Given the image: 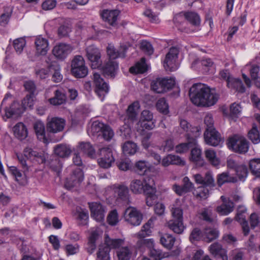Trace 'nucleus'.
Instances as JSON below:
<instances>
[{"instance_id":"nucleus-17","label":"nucleus","mask_w":260,"mask_h":260,"mask_svg":"<svg viewBox=\"0 0 260 260\" xmlns=\"http://www.w3.org/2000/svg\"><path fill=\"white\" fill-rule=\"evenodd\" d=\"M119 14V11L116 10H104L101 14V16L103 20L107 22L110 26L117 27V19Z\"/></svg>"},{"instance_id":"nucleus-52","label":"nucleus","mask_w":260,"mask_h":260,"mask_svg":"<svg viewBox=\"0 0 260 260\" xmlns=\"http://www.w3.org/2000/svg\"><path fill=\"white\" fill-rule=\"evenodd\" d=\"M248 137L253 144H256L260 142L259 133L255 125H253L252 128L249 131Z\"/></svg>"},{"instance_id":"nucleus-36","label":"nucleus","mask_w":260,"mask_h":260,"mask_svg":"<svg viewBox=\"0 0 260 260\" xmlns=\"http://www.w3.org/2000/svg\"><path fill=\"white\" fill-rule=\"evenodd\" d=\"M54 94V97L49 99V102L51 104L59 105L66 102L67 96L62 89L56 90Z\"/></svg>"},{"instance_id":"nucleus-2","label":"nucleus","mask_w":260,"mask_h":260,"mask_svg":"<svg viewBox=\"0 0 260 260\" xmlns=\"http://www.w3.org/2000/svg\"><path fill=\"white\" fill-rule=\"evenodd\" d=\"M174 132L178 134L186 133V138L188 140L191 139L192 141H196L201 133V128L199 126H192L186 120L179 119V126L175 128Z\"/></svg>"},{"instance_id":"nucleus-58","label":"nucleus","mask_w":260,"mask_h":260,"mask_svg":"<svg viewBox=\"0 0 260 260\" xmlns=\"http://www.w3.org/2000/svg\"><path fill=\"white\" fill-rule=\"evenodd\" d=\"M235 172L239 179L241 181H244L248 174L247 166L244 164H240Z\"/></svg>"},{"instance_id":"nucleus-50","label":"nucleus","mask_w":260,"mask_h":260,"mask_svg":"<svg viewBox=\"0 0 260 260\" xmlns=\"http://www.w3.org/2000/svg\"><path fill=\"white\" fill-rule=\"evenodd\" d=\"M149 256L154 260H161L168 256L167 253L163 252L160 249L155 246L149 252Z\"/></svg>"},{"instance_id":"nucleus-46","label":"nucleus","mask_w":260,"mask_h":260,"mask_svg":"<svg viewBox=\"0 0 260 260\" xmlns=\"http://www.w3.org/2000/svg\"><path fill=\"white\" fill-rule=\"evenodd\" d=\"M138 149L137 144L132 141H127L122 146V150L126 155H134Z\"/></svg>"},{"instance_id":"nucleus-63","label":"nucleus","mask_w":260,"mask_h":260,"mask_svg":"<svg viewBox=\"0 0 260 260\" xmlns=\"http://www.w3.org/2000/svg\"><path fill=\"white\" fill-rule=\"evenodd\" d=\"M116 164L118 168L124 171L129 170L132 166L131 160L128 158L120 159Z\"/></svg>"},{"instance_id":"nucleus-31","label":"nucleus","mask_w":260,"mask_h":260,"mask_svg":"<svg viewBox=\"0 0 260 260\" xmlns=\"http://www.w3.org/2000/svg\"><path fill=\"white\" fill-rule=\"evenodd\" d=\"M100 238L99 232L96 230L93 231L91 232L88 238V241L86 246V249L88 253L91 254L93 252L96 248V241Z\"/></svg>"},{"instance_id":"nucleus-40","label":"nucleus","mask_w":260,"mask_h":260,"mask_svg":"<svg viewBox=\"0 0 260 260\" xmlns=\"http://www.w3.org/2000/svg\"><path fill=\"white\" fill-rule=\"evenodd\" d=\"M147 70V66L144 57L141 59L140 61L136 63V65L129 69V72L133 74L143 73Z\"/></svg>"},{"instance_id":"nucleus-22","label":"nucleus","mask_w":260,"mask_h":260,"mask_svg":"<svg viewBox=\"0 0 260 260\" xmlns=\"http://www.w3.org/2000/svg\"><path fill=\"white\" fill-rule=\"evenodd\" d=\"M127 49L128 47L125 45L120 46L118 50H116L112 46H108L107 48V52L109 57V60H115L118 57L124 58L126 56Z\"/></svg>"},{"instance_id":"nucleus-55","label":"nucleus","mask_w":260,"mask_h":260,"mask_svg":"<svg viewBox=\"0 0 260 260\" xmlns=\"http://www.w3.org/2000/svg\"><path fill=\"white\" fill-rule=\"evenodd\" d=\"M194 197L199 200H205L208 197L209 191L208 189L204 186H200L193 192Z\"/></svg>"},{"instance_id":"nucleus-59","label":"nucleus","mask_w":260,"mask_h":260,"mask_svg":"<svg viewBox=\"0 0 260 260\" xmlns=\"http://www.w3.org/2000/svg\"><path fill=\"white\" fill-rule=\"evenodd\" d=\"M205 153L206 158L212 165L214 166L218 165L219 161L214 150L212 149H207L205 151Z\"/></svg>"},{"instance_id":"nucleus-18","label":"nucleus","mask_w":260,"mask_h":260,"mask_svg":"<svg viewBox=\"0 0 260 260\" xmlns=\"http://www.w3.org/2000/svg\"><path fill=\"white\" fill-rule=\"evenodd\" d=\"M246 209L244 206H239L237 210V213L235 218L236 220L239 222L242 226L244 235L246 236L249 232V228L248 222L246 220Z\"/></svg>"},{"instance_id":"nucleus-45","label":"nucleus","mask_w":260,"mask_h":260,"mask_svg":"<svg viewBox=\"0 0 260 260\" xmlns=\"http://www.w3.org/2000/svg\"><path fill=\"white\" fill-rule=\"evenodd\" d=\"M116 253L118 260H130L132 255V250L127 246L119 249Z\"/></svg>"},{"instance_id":"nucleus-38","label":"nucleus","mask_w":260,"mask_h":260,"mask_svg":"<svg viewBox=\"0 0 260 260\" xmlns=\"http://www.w3.org/2000/svg\"><path fill=\"white\" fill-rule=\"evenodd\" d=\"M156 190L155 186V182L153 178L148 177L144 180V187L142 192H144L146 196L156 193Z\"/></svg>"},{"instance_id":"nucleus-9","label":"nucleus","mask_w":260,"mask_h":260,"mask_svg":"<svg viewBox=\"0 0 260 260\" xmlns=\"http://www.w3.org/2000/svg\"><path fill=\"white\" fill-rule=\"evenodd\" d=\"M93 80L95 85V92L103 101L106 94L109 92V86L98 73L93 74Z\"/></svg>"},{"instance_id":"nucleus-49","label":"nucleus","mask_w":260,"mask_h":260,"mask_svg":"<svg viewBox=\"0 0 260 260\" xmlns=\"http://www.w3.org/2000/svg\"><path fill=\"white\" fill-rule=\"evenodd\" d=\"M144 187L143 182L139 179L133 180L130 184V189L134 193H141L143 192Z\"/></svg>"},{"instance_id":"nucleus-53","label":"nucleus","mask_w":260,"mask_h":260,"mask_svg":"<svg viewBox=\"0 0 260 260\" xmlns=\"http://www.w3.org/2000/svg\"><path fill=\"white\" fill-rule=\"evenodd\" d=\"M210 253L214 256H219L223 254L226 251L223 249L222 246L217 242L212 244L209 247Z\"/></svg>"},{"instance_id":"nucleus-12","label":"nucleus","mask_w":260,"mask_h":260,"mask_svg":"<svg viewBox=\"0 0 260 260\" xmlns=\"http://www.w3.org/2000/svg\"><path fill=\"white\" fill-rule=\"evenodd\" d=\"M65 125L66 121L64 119L53 117L47 122L46 131L49 133H57L63 130Z\"/></svg>"},{"instance_id":"nucleus-54","label":"nucleus","mask_w":260,"mask_h":260,"mask_svg":"<svg viewBox=\"0 0 260 260\" xmlns=\"http://www.w3.org/2000/svg\"><path fill=\"white\" fill-rule=\"evenodd\" d=\"M172 219L183 220V210L178 205L173 204L171 209Z\"/></svg>"},{"instance_id":"nucleus-1","label":"nucleus","mask_w":260,"mask_h":260,"mask_svg":"<svg viewBox=\"0 0 260 260\" xmlns=\"http://www.w3.org/2000/svg\"><path fill=\"white\" fill-rule=\"evenodd\" d=\"M189 95L192 103L198 106H213L218 99V94L212 92L210 88L201 83L193 84L189 89Z\"/></svg>"},{"instance_id":"nucleus-20","label":"nucleus","mask_w":260,"mask_h":260,"mask_svg":"<svg viewBox=\"0 0 260 260\" xmlns=\"http://www.w3.org/2000/svg\"><path fill=\"white\" fill-rule=\"evenodd\" d=\"M4 109L5 116L8 118L19 116L25 111L22 103L20 104L17 101L13 102L9 108L5 107Z\"/></svg>"},{"instance_id":"nucleus-5","label":"nucleus","mask_w":260,"mask_h":260,"mask_svg":"<svg viewBox=\"0 0 260 260\" xmlns=\"http://www.w3.org/2000/svg\"><path fill=\"white\" fill-rule=\"evenodd\" d=\"M229 147L235 152L245 153L248 150V142L243 137L235 136L229 140Z\"/></svg>"},{"instance_id":"nucleus-8","label":"nucleus","mask_w":260,"mask_h":260,"mask_svg":"<svg viewBox=\"0 0 260 260\" xmlns=\"http://www.w3.org/2000/svg\"><path fill=\"white\" fill-rule=\"evenodd\" d=\"M178 53L179 50L177 47H172L170 49L164 61V66L166 71L172 72L177 69L176 61Z\"/></svg>"},{"instance_id":"nucleus-34","label":"nucleus","mask_w":260,"mask_h":260,"mask_svg":"<svg viewBox=\"0 0 260 260\" xmlns=\"http://www.w3.org/2000/svg\"><path fill=\"white\" fill-rule=\"evenodd\" d=\"M79 149L91 158H96V154L95 149L89 142H80L79 145Z\"/></svg>"},{"instance_id":"nucleus-62","label":"nucleus","mask_w":260,"mask_h":260,"mask_svg":"<svg viewBox=\"0 0 260 260\" xmlns=\"http://www.w3.org/2000/svg\"><path fill=\"white\" fill-rule=\"evenodd\" d=\"M190 159L194 162H202L201 150L196 147L192 149L190 153Z\"/></svg>"},{"instance_id":"nucleus-13","label":"nucleus","mask_w":260,"mask_h":260,"mask_svg":"<svg viewBox=\"0 0 260 260\" xmlns=\"http://www.w3.org/2000/svg\"><path fill=\"white\" fill-rule=\"evenodd\" d=\"M23 169L24 174H22L15 166L9 167L10 172L15 177L16 180L21 185H25L27 183V178L25 174V171L28 170V167L27 166L26 160H24L20 162Z\"/></svg>"},{"instance_id":"nucleus-28","label":"nucleus","mask_w":260,"mask_h":260,"mask_svg":"<svg viewBox=\"0 0 260 260\" xmlns=\"http://www.w3.org/2000/svg\"><path fill=\"white\" fill-rule=\"evenodd\" d=\"M46 164L52 171L56 172L59 175L61 171L62 165L58 157L56 155L50 156Z\"/></svg>"},{"instance_id":"nucleus-61","label":"nucleus","mask_w":260,"mask_h":260,"mask_svg":"<svg viewBox=\"0 0 260 260\" xmlns=\"http://www.w3.org/2000/svg\"><path fill=\"white\" fill-rule=\"evenodd\" d=\"M147 162L145 160H139L136 162L135 171L140 175H143L147 170Z\"/></svg>"},{"instance_id":"nucleus-48","label":"nucleus","mask_w":260,"mask_h":260,"mask_svg":"<svg viewBox=\"0 0 260 260\" xmlns=\"http://www.w3.org/2000/svg\"><path fill=\"white\" fill-rule=\"evenodd\" d=\"M219 235L218 231L215 229L206 228L204 231L205 241L211 242L217 239Z\"/></svg>"},{"instance_id":"nucleus-29","label":"nucleus","mask_w":260,"mask_h":260,"mask_svg":"<svg viewBox=\"0 0 260 260\" xmlns=\"http://www.w3.org/2000/svg\"><path fill=\"white\" fill-rule=\"evenodd\" d=\"M168 228L177 234H181L185 226L183 224V220L171 219L167 222Z\"/></svg>"},{"instance_id":"nucleus-39","label":"nucleus","mask_w":260,"mask_h":260,"mask_svg":"<svg viewBox=\"0 0 260 260\" xmlns=\"http://www.w3.org/2000/svg\"><path fill=\"white\" fill-rule=\"evenodd\" d=\"M237 181L236 177L230 176L228 172H223L217 176V184L219 186L225 183H236Z\"/></svg>"},{"instance_id":"nucleus-10","label":"nucleus","mask_w":260,"mask_h":260,"mask_svg":"<svg viewBox=\"0 0 260 260\" xmlns=\"http://www.w3.org/2000/svg\"><path fill=\"white\" fill-rule=\"evenodd\" d=\"M124 217L126 221L134 226L141 224L143 216L141 213L135 208L128 207L124 212Z\"/></svg>"},{"instance_id":"nucleus-3","label":"nucleus","mask_w":260,"mask_h":260,"mask_svg":"<svg viewBox=\"0 0 260 260\" xmlns=\"http://www.w3.org/2000/svg\"><path fill=\"white\" fill-rule=\"evenodd\" d=\"M71 72L75 77L82 78L85 77L88 73V67L85 60L81 55H75L71 61Z\"/></svg>"},{"instance_id":"nucleus-27","label":"nucleus","mask_w":260,"mask_h":260,"mask_svg":"<svg viewBox=\"0 0 260 260\" xmlns=\"http://www.w3.org/2000/svg\"><path fill=\"white\" fill-rule=\"evenodd\" d=\"M113 190L118 196V199L124 201H127L129 199V190L124 184H115L113 186Z\"/></svg>"},{"instance_id":"nucleus-23","label":"nucleus","mask_w":260,"mask_h":260,"mask_svg":"<svg viewBox=\"0 0 260 260\" xmlns=\"http://www.w3.org/2000/svg\"><path fill=\"white\" fill-rule=\"evenodd\" d=\"M193 177L197 183L202 184L205 187L207 186L214 187L215 185L213 177L209 172H207L204 176H202L200 174H197Z\"/></svg>"},{"instance_id":"nucleus-57","label":"nucleus","mask_w":260,"mask_h":260,"mask_svg":"<svg viewBox=\"0 0 260 260\" xmlns=\"http://www.w3.org/2000/svg\"><path fill=\"white\" fill-rule=\"evenodd\" d=\"M109 247L105 246H101L97 253V257L100 260H110Z\"/></svg>"},{"instance_id":"nucleus-25","label":"nucleus","mask_w":260,"mask_h":260,"mask_svg":"<svg viewBox=\"0 0 260 260\" xmlns=\"http://www.w3.org/2000/svg\"><path fill=\"white\" fill-rule=\"evenodd\" d=\"M105 76L114 78L118 69V63L115 60H109L102 68Z\"/></svg>"},{"instance_id":"nucleus-51","label":"nucleus","mask_w":260,"mask_h":260,"mask_svg":"<svg viewBox=\"0 0 260 260\" xmlns=\"http://www.w3.org/2000/svg\"><path fill=\"white\" fill-rule=\"evenodd\" d=\"M153 219L150 218L148 222L143 226L142 230L138 235L140 238H144L147 236L150 235L152 233L151 229L153 226Z\"/></svg>"},{"instance_id":"nucleus-44","label":"nucleus","mask_w":260,"mask_h":260,"mask_svg":"<svg viewBox=\"0 0 260 260\" xmlns=\"http://www.w3.org/2000/svg\"><path fill=\"white\" fill-rule=\"evenodd\" d=\"M123 240L121 239H111L108 235L105 236V244L111 249L119 248L123 244Z\"/></svg>"},{"instance_id":"nucleus-60","label":"nucleus","mask_w":260,"mask_h":260,"mask_svg":"<svg viewBox=\"0 0 260 260\" xmlns=\"http://www.w3.org/2000/svg\"><path fill=\"white\" fill-rule=\"evenodd\" d=\"M157 109L161 113L164 114L169 113V105L167 103L165 99L161 98L158 100L156 103Z\"/></svg>"},{"instance_id":"nucleus-64","label":"nucleus","mask_w":260,"mask_h":260,"mask_svg":"<svg viewBox=\"0 0 260 260\" xmlns=\"http://www.w3.org/2000/svg\"><path fill=\"white\" fill-rule=\"evenodd\" d=\"M25 45V40L22 38L17 39L13 41V46L19 54L22 52Z\"/></svg>"},{"instance_id":"nucleus-7","label":"nucleus","mask_w":260,"mask_h":260,"mask_svg":"<svg viewBox=\"0 0 260 260\" xmlns=\"http://www.w3.org/2000/svg\"><path fill=\"white\" fill-rule=\"evenodd\" d=\"M98 153L101 156L98 160L99 166L104 169L110 168L115 160L111 149L108 147H103L99 149Z\"/></svg>"},{"instance_id":"nucleus-35","label":"nucleus","mask_w":260,"mask_h":260,"mask_svg":"<svg viewBox=\"0 0 260 260\" xmlns=\"http://www.w3.org/2000/svg\"><path fill=\"white\" fill-rule=\"evenodd\" d=\"M49 69L50 73H52V80L54 82L58 83L62 79V76L60 73V68L56 62H52L49 65Z\"/></svg>"},{"instance_id":"nucleus-16","label":"nucleus","mask_w":260,"mask_h":260,"mask_svg":"<svg viewBox=\"0 0 260 260\" xmlns=\"http://www.w3.org/2000/svg\"><path fill=\"white\" fill-rule=\"evenodd\" d=\"M73 48L70 45L59 43L54 47L52 53L57 58L63 59L71 52Z\"/></svg>"},{"instance_id":"nucleus-32","label":"nucleus","mask_w":260,"mask_h":260,"mask_svg":"<svg viewBox=\"0 0 260 260\" xmlns=\"http://www.w3.org/2000/svg\"><path fill=\"white\" fill-rule=\"evenodd\" d=\"M34 128L38 139L44 143H47L48 140L45 135V128L44 123L41 121H36L34 124Z\"/></svg>"},{"instance_id":"nucleus-43","label":"nucleus","mask_w":260,"mask_h":260,"mask_svg":"<svg viewBox=\"0 0 260 260\" xmlns=\"http://www.w3.org/2000/svg\"><path fill=\"white\" fill-rule=\"evenodd\" d=\"M249 167L251 173L260 178V158H253L249 162Z\"/></svg>"},{"instance_id":"nucleus-14","label":"nucleus","mask_w":260,"mask_h":260,"mask_svg":"<svg viewBox=\"0 0 260 260\" xmlns=\"http://www.w3.org/2000/svg\"><path fill=\"white\" fill-rule=\"evenodd\" d=\"M84 175L82 170L80 168L75 169L70 178L68 179L65 183V187L71 189L79 184L83 180Z\"/></svg>"},{"instance_id":"nucleus-41","label":"nucleus","mask_w":260,"mask_h":260,"mask_svg":"<svg viewBox=\"0 0 260 260\" xmlns=\"http://www.w3.org/2000/svg\"><path fill=\"white\" fill-rule=\"evenodd\" d=\"M183 14L185 19L190 24L195 26H198L200 24V18L199 15L193 12H186L182 13Z\"/></svg>"},{"instance_id":"nucleus-19","label":"nucleus","mask_w":260,"mask_h":260,"mask_svg":"<svg viewBox=\"0 0 260 260\" xmlns=\"http://www.w3.org/2000/svg\"><path fill=\"white\" fill-rule=\"evenodd\" d=\"M222 203L216 208V211L221 215H227L231 213L234 208V203L223 196L220 197Z\"/></svg>"},{"instance_id":"nucleus-42","label":"nucleus","mask_w":260,"mask_h":260,"mask_svg":"<svg viewBox=\"0 0 260 260\" xmlns=\"http://www.w3.org/2000/svg\"><path fill=\"white\" fill-rule=\"evenodd\" d=\"M229 88L235 89L236 91L243 93L245 91L242 81L239 79L232 78L231 80H229L227 84Z\"/></svg>"},{"instance_id":"nucleus-21","label":"nucleus","mask_w":260,"mask_h":260,"mask_svg":"<svg viewBox=\"0 0 260 260\" xmlns=\"http://www.w3.org/2000/svg\"><path fill=\"white\" fill-rule=\"evenodd\" d=\"M204 139L207 144L213 146L218 145L221 141L220 135L215 129L206 130L204 133Z\"/></svg>"},{"instance_id":"nucleus-6","label":"nucleus","mask_w":260,"mask_h":260,"mask_svg":"<svg viewBox=\"0 0 260 260\" xmlns=\"http://www.w3.org/2000/svg\"><path fill=\"white\" fill-rule=\"evenodd\" d=\"M86 56L92 69H96L101 66V54L99 49L95 46L91 45L86 48Z\"/></svg>"},{"instance_id":"nucleus-15","label":"nucleus","mask_w":260,"mask_h":260,"mask_svg":"<svg viewBox=\"0 0 260 260\" xmlns=\"http://www.w3.org/2000/svg\"><path fill=\"white\" fill-rule=\"evenodd\" d=\"M91 216L98 221H102L105 217V208L100 203H89Z\"/></svg>"},{"instance_id":"nucleus-26","label":"nucleus","mask_w":260,"mask_h":260,"mask_svg":"<svg viewBox=\"0 0 260 260\" xmlns=\"http://www.w3.org/2000/svg\"><path fill=\"white\" fill-rule=\"evenodd\" d=\"M92 128H95L96 131H101L103 138L107 141H110L114 136V133L111 127L103 123L95 124Z\"/></svg>"},{"instance_id":"nucleus-24","label":"nucleus","mask_w":260,"mask_h":260,"mask_svg":"<svg viewBox=\"0 0 260 260\" xmlns=\"http://www.w3.org/2000/svg\"><path fill=\"white\" fill-rule=\"evenodd\" d=\"M36 54L37 55H45L49 50L48 40L42 36H38L35 40Z\"/></svg>"},{"instance_id":"nucleus-4","label":"nucleus","mask_w":260,"mask_h":260,"mask_svg":"<svg viewBox=\"0 0 260 260\" xmlns=\"http://www.w3.org/2000/svg\"><path fill=\"white\" fill-rule=\"evenodd\" d=\"M175 83L173 79L158 78L152 81L151 88L156 93H161L173 88Z\"/></svg>"},{"instance_id":"nucleus-56","label":"nucleus","mask_w":260,"mask_h":260,"mask_svg":"<svg viewBox=\"0 0 260 260\" xmlns=\"http://www.w3.org/2000/svg\"><path fill=\"white\" fill-rule=\"evenodd\" d=\"M35 95L28 94L22 100V106L25 110L27 108L32 109L35 104Z\"/></svg>"},{"instance_id":"nucleus-33","label":"nucleus","mask_w":260,"mask_h":260,"mask_svg":"<svg viewBox=\"0 0 260 260\" xmlns=\"http://www.w3.org/2000/svg\"><path fill=\"white\" fill-rule=\"evenodd\" d=\"M54 151L55 155L62 158L68 157L72 152L71 147L69 145L63 144L56 145L54 147Z\"/></svg>"},{"instance_id":"nucleus-37","label":"nucleus","mask_w":260,"mask_h":260,"mask_svg":"<svg viewBox=\"0 0 260 260\" xmlns=\"http://www.w3.org/2000/svg\"><path fill=\"white\" fill-rule=\"evenodd\" d=\"M176 239L169 234H162L160 237V243L168 249H171L174 246Z\"/></svg>"},{"instance_id":"nucleus-11","label":"nucleus","mask_w":260,"mask_h":260,"mask_svg":"<svg viewBox=\"0 0 260 260\" xmlns=\"http://www.w3.org/2000/svg\"><path fill=\"white\" fill-rule=\"evenodd\" d=\"M194 189V184L188 177H184L182 179V185L175 184L172 186V189L178 196H181L190 192Z\"/></svg>"},{"instance_id":"nucleus-47","label":"nucleus","mask_w":260,"mask_h":260,"mask_svg":"<svg viewBox=\"0 0 260 260\" xmlns=\"http://www.w3.org/2000/svg\"><path fill=\"white\" fill-rule=\"evenodd\" d=\"M140 104L138 102H135L130 105L127 110V116L128 118L132 121L136 119L137 116V110L139 108Z\"/></svg>"},{"instance_id":"nucleus-30","label":"nucleus","mask_w":260,"mask_h":260,"mask_svg":"<svg viewBox=\"0 0 260 260\" xmlns=\"http://www.w3.org/2000/svg\"><path fill=\"white\" fill-rule=\"evenodd\" d=\"M13 131L16 138L20 140L25 139L28 135L25 125L22 122L16 124L13 128Z\"/></svg>"}]
</instances>
